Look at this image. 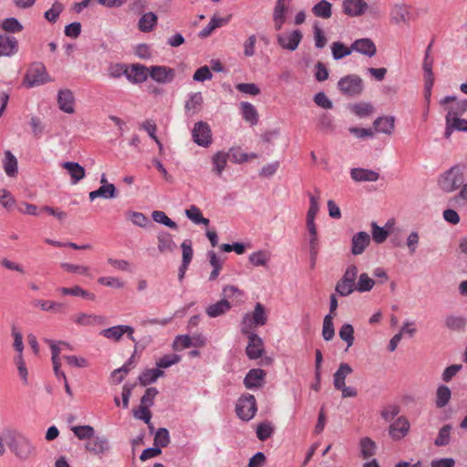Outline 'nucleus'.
I'll use <instances>...</instances> for the list:
<instances>
[{"label": "nucleus", "instance_id": "1", "mask_svg": "<svg viewBox=\"0 0 467 467\" xmlns=\"http://www.w3.org/2000/svg\"><path fill=\"white\" fill-rule=\"evenodd\" d=\"M439 188L446 193H451L461 188L458 194L449 200L451 205H464L467 203V182L464 183V174L459 165H454L438 179Z\"/></svg>", "mask_w": 467, "mask_h": 467}, {"label": "nucleus", "instance_id": "2", "mask_svg": "<svg viewBox=\"0 0 467 467\" xmlns=\"http://www.w3.org/2000/svg\"><path fill=\"white\" fill-rule=\"evenodd\" d=\"M5 442L19 461H27L35 452V446L22 433L16 430H4Z\"/></svg>", "mask_w": 467, "mask_h": 467}, {"label": "nucleus", "instance_id": "3", "mask_svg": "<svg viewBox=\"0 0 467 467\" xmlns=\"http://www.w3.org/2000/svg\"><path fill=\"white\" fill-rule=\"evenodd\" d=\"M358 267L355 265L348 266L343 276L337 281L335 291L341 296H348L356 290Z\"/></svg>", "mask_w": 467, "mask_h": 467}, {"label": "nucleus", "instance_id": "4", "mask_svg": "<svg viewBox=\"0 0 467 467\" xmlns=\"http://www.w3.org/2000/svg\"><path fill=\"white\" fill-rule=\"evenodd\" d=\"M266 322L267 316L265 306L261 303H256L253 313L251 315L247 313L243 317L242 332L249 334L253 325L264 326Z\"/></svg>", "mask_w": 467, "mask_h": 467}, {"label": "nucleus", "instance_id": "5", "mask_svg": "<svg viewBox=\"0 0 467 467\" xmlns=\"http://www.w3.org/2000/svg\"><path fill=\"white\" fill-rule=\"evenodd\" d=\"M49 80L48 74L43 63H32L24 78V82L27 87L32 88L47 83Z\"/></svg>", "mask_w": 467, "mask_h": 467}, {"label": "nucleus", "instance_id": "6", "mask_svg": "<svg viewBox=\"0 0 467 467\" xmlns=\"http://www.w3.org/2000/svg\"><path fill=\"white\" fill-rule=\"evenodd\" d=\"M235 411L241 420L245 421L252 420L257 411L254 396L248 393L241 396L237 400Z\"/></svg>", "mask_w": 467, "mask_h": 467}, {"label": "nucleus", "instance_id": "7", "mask_svg": "<svg viewBox=\"0 0 467 467\" xmlns=\"http://www.w3.org/2000/svg\"><path fill=\"white\" fill-rule=\"evenodd\" d=\"M338 89L347 96H358L363 91V81L357 75H348L337 82Z\"/></svg>", "mask_w": 467, "mask_h": 467}, {"label": "nucleus", "instance_id": "8", "mask_svg": "<svg viewBox=\"0 0 467 467\" xmlns=\"http://www.w3.org/2000/svg\"><path fill=\"white\" fill-rule=\"evenodd\" d=\"M193 141L202 147L207 148L212 144V130L204 121H198L192 130Z\"/></svg>", "mask_w": 467, "mask_h": 467}, {"label": "nucleus", "instance_id": "9", "mask_svg": "<svg viewBox=\"0 0 467 467\" xmlns=\"http://www.w3.org/2000/svg\"><path fill=\"white\" fill-rule=\"evenodd\" d=\"M11 32L0 34V57H12L18 52V40L10 34Z\"/></svg>", "mask_w": 467, "mask_h": 467}, {"label": "nucleus", "instance_id": "10", "mask_svg": "<svg viewBox=\"0 0 467 467\" xmlns=\"http://www.w3.org/2000/svg\"><path fill=\"white\" fill-rule=\"evenodd\" d=\"M392 23L397 26H405L412 18L410 7L404 4H395L390 11Z\"/></svg>", "mask_w": 467, "mask_h": 467}, {"label": "nucleus", "instance_id": "11", "mask_svg": "<svg viewBox=\"0 0 467 467\" xmlns=\"http://www.w3.org/2000/svg\"><path fill=\"white\" fill-rule=\"evenodd\" d=\"M302 39L301 31H282L277 35L279 45L285 49L294 51Z\"/></svg>", "mask_w": 467, "mask_h": 467}, {"label": "nucleus", "instance_id": "12", "mask_svg": "<svg viewBox=\"0 0 467 467\" xmlns=\"http://www.w3.org/2000/svg\"><path fill=\"white\" fill-rule=\"evenodd\" d=\"M410 424L404 416L399 417L389 428V434L394 441L403 439L410 431Z\"/></svg>", "mask_w": 467, "mask_h": 467}, {"label": "nucleus", "instance_id": "13", "mask_svg": "<svg viewBox=\"0 0 467 467\" xmlns=\"http://www.w3.org/2000/svg\"><path fill=\"white\" fill-rule=\"evenodd\" d=\"M248 335V344L245 349L246 355L250 359H256L264 353L263 339L255 333L250 331Z\"/></svg>", "mask_w": 467, "mask_h": 467}, {"label": "nucleus", "instance_id": "14", "mask_svg": "<svg viewBox=\"0 0 467 467\" xmlns=\"http://www.w3.org/2000/svg\"><path fill=\"white\" fill-rule=\"evenodd\" d=\"M150 77L158 83H170L175 77L174 69L164 66H151Z\"/></svg>", "mask_w": 467, "mask_h": 467}, {"label": "nucleus", "instance_id": "15", "mask_svg": "<svg viewBox=\"0 0 467 467\" xmlns=\"http://www.w3.org/2000/svg\"><path fill=\"white\" fill-rule=\"evenodd\" d=\"M157 248L160 254H172L176 251L177 244L170 233L161 231L157 234Z\"/></svg>", "mask_w": 467, "mask_h": 467}, {"label": "nucleus", "instance_id": "16", "mask_svg": "<svg viewBox=\"0 0 467 467\" xmlns=\"http://www.w3.org/2000/svg\"><path fill=\"white\" fill-rule=\"evenodd\" d=\"M150 77V67L141 64H132L128 67L127 78L135 84H140L147 80Z\"/></svg>", "mask_w": 467, "mask_h": 467}, {"label": "nucleus", "instance_id": "17", "mask_svg": "<svg viewBox=\"0 0 467 467\" xmlns=\"http://www.w3.org/2000/svg\"><path fill=\"white\" fill-rule=\"evenodd\" d=\"M86 450L95 455H102L110 448L109 442L105 436H93L85 445Z\"/></svg>", "mask_w": 467, "mask_h": 467}, {"label": "nucleus", "instance_id": "18", "mask_svg": "<svg viewBox=\"0 0 467 467\" xmlns=\"http://www.w3.org/2000/svg\"><path fill=\"white\" fill-rule=\"evenodd\" d=\"M370 244V236L366 232H358L351 239V254L359 255L364 253Z\"/></svg>", "mask_w": 467, "mask_h": 467}, {"label": "nucleus", "instance_id": "19", "mask_svg": "<svg viewBox=\"0 0 467 467\" xmlns=\"http://www.w3.org/2000/svg\"><path fill=\"white\" fill-rule=\"evenodd\" d=\"M57 104L59 109L66 113H73L75 98L70 89H60L57 94Z\"/></svg>", "mask_w": 467, "mask_h": 467}, {"label": "nucleus", "instance_id": "20", "mask_svg": "<svg viewBox=\"0 0 467 467\" xmlns=\"http://www.w3.org/2000/svg\"><path fill=\"white\" fill-rule=\"evenodd\" d=\"M266 373L261 368H252L246 374L244 384L246 389H257L263 385Z\"/></svg>", "mask_w": 467, "mask_h": 467}, {"label": "nucleus", "instance_id": "21", "mask_svg": "<svg viewBox=\"0 0 467 467\" xmlns=\"http://www.w3.org/2000/svg\"><path fill=\"white\" fill-rule=\"evenodd\" d=\"M350 176L353 181L357 182H377L379 178V173L363 168H353L350 170Z\"/></svg>", "mask_w": 467, "mask_h": 467}, {"label": "nucleus", "instance_id": "22", "mask_svg": "<svg viewBox=\"0 0 467 467\" xmlns=\"http://www.w3.org/2000/svg\"><path fill=\"white\" fill-rule=\"evenodd\" d=\"M351 49L369 57L375 56L377 52L374 42L369 38L357 39L351 45Z\"/></svg>", "mask_w": 467, "mask_h": 467}, {"label": "nucleus", "instance_id": "23", "mask_svg": "<svg viewBox=\"0 0 467 467\" xmlns=\"http://www.w3.org/2000/svg\"><path fill=\"white\" fill-rule=\"evenodd\" d=\"M343 8L347 15L358 16L368 9V4L364 0H344Z\"/></svg>", "mask_w": 467, "mask_h": 467}, {"label": "nucleus", "instance_id": "24", "mask_svg": "<svg viewBox=\"0 0 467 467\" xmlns=\"http://www.w3.org/2000/svg\"><path fill=\"white\" fill-rule=\"evenodd\" d=\"M374 129L377 132L391 135L395 129V117L383 116L374 120Z\"/></svg>", "mask_w": 467, "mask_h": 467}, {"label": "nucleus", "instance_id": "25", "mask_svg": "<svg viewBox=\"0 0 467 467\" xmlns=\"http://www.w3.org/2000/svg\"><path fill=\"white\" fill-rule=\"evenodd\" d=\"M61 167L68 171L72 184H77L85 177V169L78 162L66 161Z\"/></svg>", "mask_w": 467, "mask_h": 467}, {"label": "nucleus", "instance_id": "26", "mask_svg": "<svg viewBox=\"0 0 467 467\" xmlns=\"http://www.w3.org/2000/svg\"><path fill=\"white\" fill-rule=\"evenodd\" d=\"M353 372L352 368L348 363H341L337 370L333 375V384L336 389H342L345 385L346 378Z\"/></svg>", "mask_w": 467, "mask_h": 467}, {"label": "nucleus", "instance_id": "27", "mask_svg": "<svg viewBox=\"0 0 467 467\" xmlns=\"http://www.w3.org/2000/svg\"><path fill=\"white\" fill-rule=\"evenodd\" d=\"M135 353L136 349L122 367L116 368L111 372V378L117 384L120 383L124 379L125 376L135 367Z\"/></svg>", "mask_w": 467, "mask_h": 467}, {"label": "nucleus", "instance_id": "28", "mask_svg": "<svg viewBox=\"0 0 467 467\" xmlns=\"http://www.w3.org/2000/svg\"><path fill=\"white\" fill-rule=\"evenodd\" d=\"M89 200L94 201L96 198L110 199L117 197L116 188L113 183L101 185L98 190L90 192Z\"/></svg>", "mask_w": 467, "mask_h": 467}, {"label": "nucleus", "instance_id": "29", "mask_svg": "<svg viewBox=\"0 0 467 467\" xmlns=\"http://www.w3.org/2000/svg\"><path fill=\"white\" fill-rule=\"evenodd\" d=\"M72 320L80 326H92L94 324H102L104 317L92 314L78 313L72 317Z\"/></svg>", "mask_w": 467, "mask_h": 467}, {"label": "nucleus", "instance_id": "30", "mask_svg": "<svg viewBox=\"0 0 467 467\" xmlns=\"http://www.w3.org/2000/svg\"><path fill=\"white\" fill-rule=\"evenodd\" d=\"M231 308V304L226 299H221L215 304L210 305L206 307V314L210 317H217L223 314H225L227 311H229Z\"/></svg>", "mask_w": 467, "mask_h": 467}, {"label": "nucleus", "instance_id": "31", "mask_svg": "<svg viewBox=\"0 0 467 467\" xmlns=\"http://www.w3.org/2000/svg\"><path fill=\"white\" fill-rule=\"evenodd\" d=\"M360 456L363 459H369L374 456L377 451V445L374 441L368 437L361 438L359 441Z\"/></svg>", "mask_w": 467, "mask_h": 467}, {"label": "nucleus", "instance_id": "32", "mask_svg": "<svg viewBox=\"0 0 467 467\" xmlns=\"http://www.w3.org/2000/svg\"><path fill=\"white\" fill-rule=\"evenodd\" d=\"M229 159V153L223 151L216 152L212 159L213 161V171L221 176L227 163V160Z\"/></svg>", "mask_w": 467, "mask_h": 467}, {"label": "nucleus", "instance_id": "33", "mask_svg": "<svg viewBox=\"0 0 467 467\" xmlns=\"http://www.w3.org/2000/svg\"><path fill=\"white\" fill-rule=\"evenodd\" d=\"M203 99L201 92L193 93L190 99L185 102V111L191 112L192 115L199 112L202 109Z\"/></svg>", "mask_w": 467, "mask_h": 467}, {"label": "nucleus", "instance_id": "34", "mask_svg": "<svg viewBox=\"0 0 467 467\" xmlns=\"http://www.w3.org/2000/svg\"><path fill=\"white\" fill-rule=\"evenodd\" d=\"M286 5L285 0H277L274 9L273 18L275 26L279 29L285 21Z\"/></svg>", "mask_w": 467, "mask_h": 467}, {"label": "nucleus", "instance_id": "35", "mask_svg": "<svg viewBox=\"0 0 467 467\" xmlns=\"http://www.w3.org/2000/svg\"><path fill=\"white\" fill-rule=\"evenodd\" d=\"M241 109L243 118L251 125H255L258 122V113L254 105L249 102H242Z\"/></svg>", "mask_w": 467, "mask_h": 467}, {"label": "nucleus", "instance_id": "36", "mask_svg": "<svg viewBox=\"0 0 467 467\" xmlns=\"http://www.w3.org/2000/svg\"><path fill=\"white\" fill-rule=\"evenodd\" d=\"M451 397V391L449 387L445 385L439 386L436 390V407L439 409L445 407L449 403Z\"/></svg>", "mask_w": 467, "mask_h": 467}, {"label": "nucleus", "instance_id": "37", "mask_svg": "<svg viewBox=\"0 0 467 467\" xmlns=\"http://www.w3.org/2000/svg\"><path fill=\"white\" fill-rule=\"evenodd\" d=\"M4 170L9 177H15L17 174V160L10 150L5 152Z\"/></svg>", "mask_w": 467, "mask_h": 467}, {"label": "nucleus", "instance_id": "38", "mask_svg": "<svg viewBox=\"0 0 467 467\" xmlns=\"http://www.w3.org/2000/svg\"><path fill=\"white\" fill-rule=\"evenodd\" d=\"M185 214L196 224H203L208 226L210 223L209 219L204 218L201 213V210L195 205H192L189 209H187L185 211Z\"/></svg>", "mask_w": 467, "mask_h": 467}, {"label": "nucleus", "instance_id": "39", "mask_svg": "<svg viewBox=\"0 0 467 467\" xmlns=\"http://www.w3.org/2000/svg\"><path fill=\"white\" fill-rule=\"evenodd\" d=\"M60 291L63 295L66 296L69 295L74 296H81L92 301L95 300L96 297L93 293L84 290L78 285H75L73 287H62Z\"/></svg>", "mask_w": 467, "mask_h": 467}, {"label": "nucleus", "instance_id": "40", "mask_svg": "<svg viewBox=\"0 0 467 467\" xmlns=\"http://www.w3.org/2000/svg\"><path fill=\"white\" fill-rule=\"evenodd\" d=\"M331 4L327 0H321L312 8V11L316 16L322 18H328L331 16Z\"/></svg>", "mask_w": 467, "mask_h": 467}, {"label": "nucleus", "instance_id": "41", "mask_svg": "<svg viewBox=\"0 0 467 467\" xmlns=\"http://www.w3.org/2000/svg\"><path fill=\"white\" fill-rule=\"evenodd\" d=\"M467 111V99L456 101L454 105L448 108L445 119L459 117Z\"/></svg>", "mask_w": 467, "mask_h": 467}, {"label": "nucleus", "instance_id": "42", "mask_svg": "<svg viewBox=\"0 0 467 467\" xmlns=\"http://www.w3.org/2000/svg\"><path fill=\"white\" fill-rule=\"evenodd\" d=\"M451 429L452 428H451V424H446V425L442 426L440 429L438 436L434 441V444L438 447L448 445L451 441Z\"/></svg>", "mask_w": 467, "mask_h": 467}, {"label": "nucleus", "instance_id": "43", "mask_svg": "<svg viewBox=\"0 0 467 467\" xmlns=\"http://www.w3.org/2000/svg\"><path fill=\"white\" fill-rule=\"evenodd\" d=\"M374 285L375 281L367 273H363L356 283V290L360 293L368 292L373 288Z\"/></svg>", "mask_w": 467, "mask_h": 467}, {"label": "nucleus", "instance_id": "44", "mask_svg": "<svg viewBox=\"0 0 467 467\" xmlns=\"http://www.w3.org/2000/svg\"><path fill=\"white\" fill-rule=\"evenodd\" d=\"M322 336L326 341H330L335 336L333 316L327 314L323 321Z\"/></svg>", "mask_w": 467, "mask_h": 467}, {"label": "nucleus", "instance_id": "45", "mask_svg": "<svg viewBox=\"0 0 467 467\" xmlns=\"http://www.w3.org/2000/svg\"><path fill=\"white\" fill-rule=\"evenodd\" d=\"M371 234L372 239L376 244H382L388 238L389 232L384 227H380L377 223H371Z\"/></svg>", "mask_w": 467, "mask_h": 467}, {"label": "nucleus", "instance_id": "46", "mask_svg": "<svg viewBox=\"0 0 467 467\" xmlns=\"http://www.w3.org/2000/svg\"><path fill=\"white\" fill-rule=\"evenodd\" d=\"M158 16L153 12L145 13L139 20V29H152L156 26Z\"/></svg>", "mask_w": 467, "mask_h": 467}, {"label": "nucleus", "instance_id": "47", "mask_svg": "<svg viewBox=\"0 0 467 467\" xmlns=\"http://www.w3.org/2000/svg\"><path fill=\"white\" fill-rule=\"evenodd\" d=\"M152 220L158 223H161L171 229L177 230V223L169 218L164 212L154 211L151 213Z\"/></svg>", "mask_w": 467, "mask_h": 467}, {"label": "nucleus", "instance_id": "48", "mask_svg": "<svg viewBox=\"0 0 467 467\" xmlns=\"http://www.w3.org/2000/svg\"><path fill=\"white\" fill-rule=\"evenodd\" d=\"M170 441L171 440L169 431L166 428H159L155 432L153 442L154 445L160 449L165 448L169 445Z\"/></svg>", "mask_w": 467, "mask_h": 467}, {"label": "nucleus", "instance_id": "49", "mask_svg": "<svg viewBox=\"0 0 467 467\" xmlns=\"http://www.w3.org/2000/svg\"><path fill=\"white\" fill-rule=\"evenodd\" d=\"M339 337L350 348L354 343V327L350 324H344L339 329Z\"/></svg>", "mask_w": 467, "mask_h": 467}, {"label": "nucleus", "instance_id": "50", "mask_svg": "<svg viewBox=\"0 0 467 467\" xmlns=\"http://www.w3.org/2000/svg\"><path fill=\"white\" fill-rule=\"evenodd\" d=\"M270 259V255L265 251L254 252L249 256L250 263L254 266H265Z\"/></svg>", "mask_w": 467, "mask_h": 467}, {"label": "nucleus", "instance_id": "51", "mask_svg": "<svg viewBox=\"0 0 467 467\" xmlns=\"http://www.w3.org/2000/svg\"><path fill=\"white\" fill-rule=\"evenodd\" d=\"M373 110L374 108L370 103L360 102L351 106V111L359 118L369 116Z\"/></svg>", "mask_w": 467, "mask_h": 467}, {"label": "nucleus", "instance_id": "52", "mask_svg": "<svg viewBox=\"0 0 467 467\" xmlns=\"http://www.w3.org/2000/svg\"><path fill=\"white\" fill-rule=\"evenodd\" d=\"M72 431L79 440H90L95 433L94 428L89 425L75 426Z\"/></svg>", "mask_w": 467, "mask_h": 467}, {"label": "nucleus", "instance_id": "53", "mask_svg": "<svg viewBox=\"0 0 467 467\" xmlns=\"http://www.w3.org/2000/svg\"><path fill=\"white\" fill-rule=\"evenodd\" d=\"M127 218L130 220L134 225L140 227H147V225L151 224L150 219L147 216H145L142 213L129 212L127 213Z\"/></svg>", "mask_w": 467, "mask_h": 467}, {"label": "nucleus", "instance_id": "54", "mask_svg": "<svg viewBox=\"0 0 467 467\" xmlns=\"http://www.w3.org/2000/svg\"><path fill=\"white\" fill-rule=\"evenodd\" d=\"M274 432V427L268 421L261 422L256 429V436L257 438L264 441L270 438Z\"/></svg>", "mask_w": 467, "mask_h": 467}, {"label": "nucleus", "instance_id": "55", "mask_svg": "<svg viewBox=\"0 0 467 467\" xmlns=\"http://www.w3.org/2000/svg\"><path fill=\"white\" fill-rule=\"evenodd\" d=\"M432 42L428 46L425 58L423 61V71H424V80L431 79L434 80V74L432 72V65L433 59H430V49L431 47Z\"/></svg>", "mask_w": 467, "mask_h": 467}, {"label": "nucleus", "instance_id": "56", "mask_svg": "<svg viewBox=\"0 0 467 467\" xmlns=\"http://www.w3.org/2000/svg\"><path fill=\"white\" fill-rule=\"evenodd\" d=\"M64 9L62 3L56 1L52 6L45 12V18L49 22H55Z\"/></svg>", "mask_w": 467, "mask_h": 467}, {"label": "nucleus", "instance_id": "57", "mask_svg": "<svg viewBox=\"0 0 467 467\" xmlns=\"http://www.w3.org/2000/svg\"><path fill=\"white\" fill-rule=\"evenodd\" d=\"M466 325V320L462 317L449 316L445 319V326L451 330H462Z\"/></svg>", "mask_w": 467, "mask_h": 467}, {"label": "nucleus", "instance_id": "58", "mask_svg": "<svg viewBox=\"0 0 467 467\" xmlns=\"http://www.w3.org/2000/svg\"><path fill=\"white\" fill-rule=\"evenodd\" d=\"M100 335L108 339H113L114 341H119L123 336L120 325L114 326L100 331Z\"/></svg>", "mask_w": 467, "mask_h": 467}, {"label": "nucleus", "instance_id": "59", "mask_svg": "<svg viewBox=\"0 0 467 467\" xmlns=\"http://www.w3.org/2000/svg\"><path fill=\"white\" fill-rule=\"evenodd\" d=\"M317 127L325 132L332 131L334 130L332 116L328 113L321 114L318 119Z\"/></svg>", "mask_w": 467, "mask_h": 467}, {"label": "nucleus", "instance_id": "60", "mask_svg": "<svg viewBox=\"0 0 467 467\" xmlns=\"http://www.w3.org/2000/svg\"><path fill=\"white\" fill-rule=\"evenodd\" d=\"M181 361V357L177 354H170L165 355L159 361H157L156 366L160 368H167L174 364H177Z\"/></svg>", "mask_w": 467, "mask_h": 467}, {"label": "nucleus", "instance_id": "61", "mask_svg": "<svg viewBox=\"0 0 467 467\" xmlns=\"http://www.w3.org/2000/svg\"><path fill=\"white\" fill-rule=\"evenodd\" d=\"M351 48L346 47L340 42H334L332 45V55L334 59L338 60L351 53Z\"/></svg>", "mask_w": 467, "mask_h": 467}, {"label": "nucleus", "instance_id": "62", "mask_svg": "<svg viewBox=\"0 0 467 467\" xmlns=\"http://www.w3.org/2000/svg\"><path fill=\"white\" fill-rule=\"evenodd\" d=\"M192 346V337L188 335L177 336L173 341L172 348L174 350L188 348Z\"/></svg>", "mask_w": 467, "mask_h": 467}, {"label": "nucleus", "instance_id": "63", "mask_svg": "<svg viewBox=\"0 0 467 467\" xmlns=\"http://www.w3.org/2000/svg\"><path fill=\"white\" fill-rule=\"evenodd\" d=\"M158 393L159 391L156 388H148L140 399V406H146V408L151 407L153 405V400Z\"/></svg>", "mask_w": 467, "mask_h": 467}, {"label": "nucleus", "instance_id": "64", "mask_svg": "<svg viewBox=\"0 0 467 467\" xmlns=\"http://www.w3.org/2000/svg\"><path fill=\"white\" fill-rule=\"evenodd\" d=\"M181 248L182 250V263H184L185 265H190L192 256H193V251L192 248V242L191 240H184L182 244Z\"/></svg>", "mask_w": 467, "mask_h": 467}]
</instances>
